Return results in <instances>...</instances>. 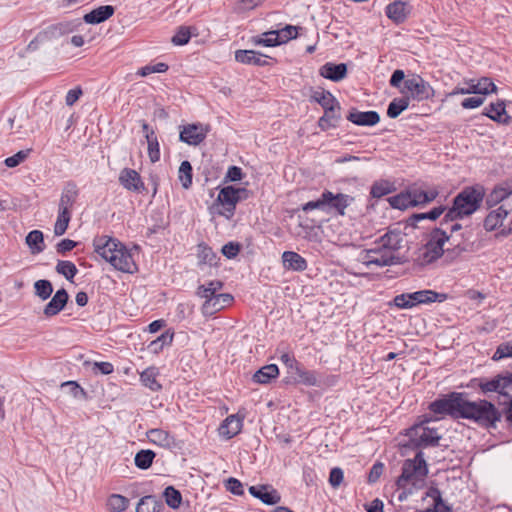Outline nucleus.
Segmentation results:
<instances>
[{"instance_id": "f257e3e1", "label": "nucleus", "mask_w": 512, "mask_h": 512, "mask_svg": "<svg viewBox=\"0 0 512 512\" xmlns=\"http://www.w3.org/2000/svg\"><path fill=\"white\" fill-rule=\"evenodd\" d=\"M93 247L94 251L116 270L128 274L138 271L131 251L118 239L107 235L96 236L93 239Z\"/></svg>"}, {"instance_id": "f03ea898", "label": "nucleus", "mask_w": 512, "mask_h": 512, "mask_svg": "<svg viewBox=\"0 0 512 512\" xmlns=\"http://www.w3.org/2000/svg\"><path fill=\"white\" fill-rule=\"evenodd\" d=\"M486 191L483 185L465 186L452 200V206L446 211L441 225L462 220L478 211L484 201Z\"/></svg>"}, {"instance_id": "7ed1b4c3", "label": "nucleus", "mask_w": 512, "mask_h": 512, "mask_svg": "<svg viewBox=\"0 0 512 512\" xmlns=\"http://www.w3.org/2000/svg\"><path fill=\"white\" fill-rule=\"evenodd\" d=\"M462 419L469 420L483 429L495 430L502 420V412L487 399L471 401L466 397Z\"/></svg>"}, {"instance_id": "20e7f679", "label": "nucleus", "mask_w": 512, "mask_h": 512, "mask_svg": "<svg viewBox=\"0 0 512 512\" xmlns=\"http://www.w3.org/2000/svg\"><path fill=\"white\" fill-rule=\"evenodd\" d=\"M428 465L424 458V453L419 450L414 458L404 460L401 468V474L396 479L398 489H405L408 484L416 490L425 486V480L428 475Z\"/></svg>"}, {"instance_id": "39448f33", "label": "nucleus", "mask_w": 512, "mask_h": 512, "mask_svg": "<svg viewBox=\"0 0 512 512\" xmlns=\"http://www.w3.org/2000/svg\"><path fill=\"white\" fill-rule=\"evenodd\" d=\"M467 394L463 392H449L439 395L428 405V410L435 414V420L444 419L449 416L452 419H462L465 398Z\"/></svg>"}, {"instance_id": "423d86ee", "label": "nucleus", "mask_w": 512, "mask_h": 512, "mask_svg": "<svg viewBox=\"0 0 512 512\" xmlns=\"http://www.w3.org/2000/svg\"><path fill=\"white\" fill-rule=\"evenodd\" d=\"M450 240L448 231L444 229V225L434 227L427 235L426 243L424 244V252L419 256L418 261L422 266L430 265L444 257L446 249L444 245Z\"/></svg>"}, {"instance_id": "0eeeda50", "label": "nucleus", "mask_w": 512, "mask_h": 512, "mask_svg": "<svg viewBox=\"0 0 512 512\" xmlns=\"http://www.w3.org/2000/svg\"><path fill=\"white\" fill-rule=\"evenodd\" d=\"M76 27L77 25L73 21H62L48 25L39 31L34 39L28 43L26 51L35 52L42 44L57 40L62 36L72 33L76 30Z\"/></svg>"}, {"instance_id": "6e6552de", "label": "nucleus", "mask_w": 512, "mask_h": 512, "mask_svg": "<svg viewBox=\"0 0 512 512\" xmlns=\"http://www.w3.org/2000/svg\"><path fill=\"white\" fill-rule=\"evenodd\" d=\"M467 386L473 389L479 388L484 395L489 393L499 394L505 390H512V372L505 371L496 374L492 378H472Z\"/></svg>"}, {"instance_id": "1a4fd4ad", "label": "nucleus", "mask_w": 512, "mask_h": 512, "mask_svg": "<svg viewBox=\"0 0 512 512\" xmlns=\"http://www.w3.org/2000/svg\"><path fill=\"white\" fill-rule=\"evenodd\" d=\"M401 93L409 94V99L412 98L420 102L434 97L435 91L429 82L424 80L419 74H412L404 81Z\"/></svg>"}, {"instance_id": "9d476101", "label": "nucleus", "mask_w": 512, "mask_h": 512, "mask_svg": "<svg viewBox=\"0 0 512 512\" xmlns=\"http://www.w3.org/2000/svg\"><path fill=\"white\" fill-rule=\"evenodd\" d=\"M409 446L413 449L436 447L439 445L441 436L435 428L420 427L415 425L408 430Z\"/></svg>"}, {"instance_id": "9b49d317", "label": "nucleus", "mask_w": 512, "mask_h": 512, "mask_svg": "<svg viewBox=\"0 0 512 512\" xmlns=\"http://www.w3.org/2000/svg\"><path fill=\"white\" fill-rule=\"evenodd\" d=\"M365 263L375 265L377 267L392 266L400 263V258L396 256L392 251L380 247L377 241H374L373 246L365 250Z\"/></svg>"}, {"instance_id": "f8f14e48", "label": "nucleus", "mask_w": 512, "mask_h": 512, "mask_svg": "<svg viewBox=\"0 0 512 512\" xmlns=\"http://www.w3.org/2000/svg\"><path fill=\"white\" fill-rule=\"evenodd\" d=\"M208 132V127L201 123L187 124L181 126L179 139L188 145L198 146L206 139Z\"/></svg>"}, {"instance_id": "ddd939ff", "label": "nucleus", "mask_w": 512, "mask_h": 512, "mask_svg": "<svg viewBox=\"0 0 512 512\" xmlns=\"http://www.w3.org/2000/svg\"><path fill=\"white\" fill-rule=\"evenodd\" d=\"M216 202L223 206L224 212H219L220 215L230 219L234 216L236 206L239 203V198L236 196V187L228 185L220 189Z\"/></svg>"}, {"instance_id": "4468645a", "label": "nucleus", "mask_w": 512, "mask_h": 512, "mask_svg": "<svg viewBox=\"0 0 512 512\" xmlns=\"http://www.w3.org/2000/svg\"><path fill=\"white\" fill-rule=\"evenodd\" d=\"M326 191V212L327 213H336L338 215L344 216L345 210L348 206H350L355 198L351 195L344 194V193H337L334 194L333 192L329 190Z\"/></svg>"}, {"instance_id": "2eb2a0df", "label": "nucleus", "mask_w": 512, "mask_h": 512, "mask_svg": "<svg viewBox=\"0 0 512 512\" xmlns=\"http://www.w3.org/2000/svg\"><path fill=\"white\" fill-rule=\"evenodd\" d=\"M146 436L150 443L157 445L161 448L168 450L179 448V443L177 442L175 436L164 429H149L146 432Z\"/></svg>"}, {"instance_id": "dca6fc26", "label": "nucleus", "mask_w": 512, "mask_h": 512, "mask_svg": "<svg viewBox=\"0 0 512 512\" xmlns=\"http://www.w3.org/2000/svg\"><path fill=\"white\" fill-rule=\"evenodd\" d=\"M482 115L498 124L508 125L512 122V117L506 111V102L502 99L490 103L484 108Z\"/></svg>"}, {"instance_id": "f3484780", "label": "nucleus", "mask_w": 512, "mask_h": 512, "mask_svg": "<svg viewBox=\"0 0 512 512\" xmlns=\"http://www.w3.org/2000/svg\"><path fill=\"white\" fill-rule=\"evenodd\" d=\"M120 184L127 190L141 193L146 188L140 174L131 168H124L119 174Z\"/></svg>"}, {"instance_id": "a211bd4d", "label": "nucleus", "mask_w": 512, "mask_h": 512, "mask_svg": "<svg viewBox=\"0 0 512 512\" xmlns=\"http://www.w3.org/2000/svg\"><path fill=\"white\" fill-rule=\"evenodd\" d=\"M346 119L358 126H375L380 122V115L377 111H359L351 108Z\"/></svg>"}, {"instance_id": "6ab92c4d", "label": "nucleus", "mask_w": 512, "mask_h": 512, "mask_svg": "<svg viewBox=\"0 0 512 512\" xmlns=\"http://www.w3.org/2000/svg\"><path fill=\"white\" fill-rule=\"evenodd\" d=\"M249 493L266 505H276L281 500L279 492L270 485L250 486Z\"/></svg>"}, {"instance_id": "aec40b11", "label": "nucleus", "mask_w": 512, "mask_h": 512, "mask_svg": "<svg viewBox=\"0 0 512 512\" xmlns=\"http://www.w3.org/2000/svg\"><path fill=\"white\" fill-rule=\"evenodd\" d=\"M234 301V297L229 293H219L212 302H204L201 312L205 317L213 316L217 312L230 306Z\"/></svg>"}, {"instance_id": "412c9836", "label": "nucleus", "mask_w": 512, "mask_h": 512, "mask_svg": "<svg viewBox=\"0 0 512 512\" xmlns=\"http://www.w3.org/2000/svg\"><path fill=\"white\" fill-rule=\"evenodd\" d=\"M342 120L341 105H337L324 110L323 115L318 119L317 125L321 131H328L329 129H335L339 126Z\"/></svg>"}, {"instance_id": "4be33fe9", "label": "nucleus", "mask_w": 512, "mask_h": 512, "mask_svg": "<svg viewBox=\"0 0 512 512\" xmlns=\"http://www.w3.org/2000/svg\"><path fill=\"white\" fill-rule=\"evenodd\" d=\"M385 13L393 23L399 25L406 21L410 14V9L406 2L395 0L386 6Z\"/></svg>"}, {"instance_id": "5701e85b", "label": "nucleus", "mask_w": 512, "mask_h": 512, "mask_svg": "<svg viewBox=\"0 0 512 512\" xmlns=\"http://www.w3.org/2000/svg\"><path fill=\"white\" fill-rule=\"evenodd\" d=\"M68 300V292L64 288L58 289L51 300L45 305L43 314L46 317H53L59 314L65 308Z\"/></svg>"}, {"instance_id": "b1692460", "label": "nucleus", "mask_w": 512, "mask_h": 512, "mask_svg": "<svg viewBox=\"0 0 512 512\" xmlns=\"http://www.w3.org/2000/svg\"><path fill=\"white\" fill-rule=\"evenodd\" d=\"M268 58L267 55L255 50H237L235 52V60L245 65L264 67L269 65Z\"/></svg>"}, {"instance_id": "393cba45", "label": "nucleus", "mask_w": 512, "mask_h": 512, "mask_svg": "<svg viewBox=\"0 0 512 512\" xmlns=\"http://www.w3.org/2000/svg\"><path fill=\"white\" fill-rule=\"evenodd\" d=\"M319 75L333 82H339L347 76V65L327 62L319 68Z\"/></svg>"}, {"instance_id": "a878e982", "label": "nucleus", "mask_w": 512, "mask_h": 512, "mask_svg": "<svg viewBox=\"0 0 512 512\" xmlns=\"http://www.w3.org/2000/svg\"><path fill=\"white\" fill-rule=\"evenodd\" d=\"M411 206L412 207H425L427 204L433 202L439 195V191L436 188L428 191L420 188L409 189Z\"/></svg>"}, {"instance_id": "bb28decb", "label": "nucleus", "mask_w": 512, "mask_h": 512, "mask_svg": "<svg viewBox=\"0 0 512 512\" xmlns=\"http://www.w3.org/2000/svg\"><path fill=\"white\" fill-rule=\"evenodd\" d=\"M115 13V8L112 5H102L99 6L89 13H86L83 16V20L87 24H100L106 20H108L110 17H112Z\"/></svg>"}, {"instance_id": "cd10ccee", "label": "nucleus", "mask_w": 512, "mask_h": 512, "mask_svg": "<svg viewBox=\"0 0 512 512\" xmlns=\"http://www.w3.org/2000/svg\"><path fill=\"white\" fill-rule=\"evenodd\" d=\"M282 262L286 270H292L296 272H303L308 267L306 259L294 251L283 252Z\"/></svg>"}, {"instance_id": "c85d7f7f", "label": "nucleus", "mask_w": 512, "mask_h": 512, "mask_svg": "<svg viewBox=\"0 0 512 512\" xmlns=\"http://www.w3.org/2000/svg\"><path fill=\"white\" fill-rule=\"evenodd\" d=\"M403 240L404 237L399 230H390L375 241L380 244V247L386 248L395 254L396 251L402 248Z\"/></svg>"}, {"instance_id": "c756f323", "label": "nucleus", "mask_w": 512, "mask_h": 512, "mask_svg": "<svg viewBox=\"0 0 512 512\" xmlns=\"http://www.w3.org/2000/svg\"><path fill=\"white\" fill-rule=\"evenodd\" d=\"M243 426V417L239 415H229L220 426V434L227 439H231L240 433Z\"/></svg>"}, {"instance_id": "7c9ffc66", "label": "nucleus", "mask_w": 512, "mask_h": 512, "mask_svg": "<svg viewBox=\"0 0 512 512\" xmlns=\"http://www.w3.org/2000/svg\"><path fill=\"white\" fill-rule=\"evenodd\" d=\"M79 190L75 182L69 181L65 184L60 201L59 209H66L71 211L76 199L78 197Z\"/></svg>"}, {"instance_id": "2f4dec72", "label": "nucleus", "mask_w": 512, "mask_h": 512, "mask_svg": "<svg viewBox=\"0 0 512 512\" xmlns=\"http://www.w3.org/2000/svg\"><path fill=\"white\" fill-rule=\"evenodd\" d=\"M509 215V210L506 209L503 205L499 206L497 209L492 210L485 217L483 226L486 231H493L496 228L500 227L503 223V220Z\"/></svg>"}, {"instance_id": "473e14b6", "label": "nucleus", "mask_w": 512, "mask_h": 512, "mask_svg": "<svg viewBox=\"0 0 512 512\" xmlns=\"http://www.w3.org/2000/svg\"><path fill=\"white\" fill-rule=\"evenodd\" d=\"M411 299L415 300L417 305L429 304L433 302H443L447 299V294L438 293L433 290H419L413 292Z\"/></svg>"}, {"instance_id": "72a5a7b5", "label": "nucleus", "mask_w": 512, "mask_h": 512, "mask_svg": "<svg viewBox=\"0 0 512 512\" xmlns=\"http://www.w3.org/2000/svg\"><path fill=\"white\" fill-rule=\"evenodd\" d=\"M446 211V207L444 205H439L437 207H434L432 208L430 211L428 212H423V213H415V214H412L408 219H407V224L412 226V227H416L417 226V223L422 221V220H431V221H435L436 219H438L444 212Z\"/></svg>"}, {"instance_id": "f704fd0d", "label": "nucleus", "mask_w": 512, "mask_h": 512, "mask_svg": "<svg viewBox=\"0 0 512 512\" xmlns=\"http://www.w3.org/2000/svg\"><path fill=\"white\" fill-rule=\"evenodd\" d=\"M163 507L161 499L155 495H146L139 500L136 512H161Z\"/></svg>"}, {"instance_id": "c9c22d12", "label": "nucleus", "mask_w": 512, "mask_h": 512, "mask_svg": "<svg viewBox=\"0 0 512 512\" xmlns=\"http://www.w3.org/2000/svg\"><path fill=\"white\" fill-rule=\"evenodd\" d=\"M279 375V368L276 364H268L257 370L253 375V381L259 384H268Z\"/></svg>"}, {"instance_id": "e433bc0d", "label": "nucleus", "mask_w": 512, "mask_h": 512, "mask_svg": "<svg viewBox=\"0 0 512 512\" xmlns=\"http://www.w3.org/2000/svg\"><path fill=\"white\" fill-rule=\"evenodd\" d=\"M302 29L299 26H293V25H286L284 28L279 30H270L267 32H264L265 36H276L279 38L280 45L285 44L288 41L295 39L298 37V31Z\"/></svg>"}, {"instance_id": "4c0bfd02", "label": "nucleus", "mask_w": 512, "mask_h": 512, "mask_svg": "<svg viewBox=\"0 0 512 512\" xmlns=\"http://www.w3.org/2000/svg\"><path fill=\"white\" fill-rule=\"evenodd\" d=\"M159 371L156 367H148L140 374L142 384L153 392L160 391L162 385L158 382Z\"/></svg>"}, {"instance_id": "58836bf2", "label": "nucleus", "mask_w": 512, "mask_h": 512, "mask_svg": "<svg viewBox=\"0 0 512 512\" xmlns=\"http://www.w3.org/2000/svg\"><path fill=\"white\" fill-rule=\"evenodd\" d=\"M293 373L297 375L295 381L299 384L312 387L319 384L318 373L314 370H307L302 364Z\"/></svg>"}, {"instance_id": "ea45409f", "label": "nucleus", "mask_w": 512, "mask_h": 512, "mask_svg": "<svg viewBox=\"0 0 512 512\" xmlns=\"http://www.w3.org/2000/svg\"><path fill=\"white\" fill-rule=\"evenodd\" d=\"M469 88H474V91H470V94H481L488 95L497 92V86L488 77H482L477 83L474 80H469Z\"/></svg>"}, {"instance_id": "a19ab883", "label": "nucleus", "mask_w": 512, "mask_h": 512, "mask_svg": "<svg viewBox=\"0 0 512 512\" xmlns=\"http://www.w3.org/2000/svg\"><path fill=\"white\" fill-rule=\"evenodd\" d=\"M448 243L451 247L446 248V252L444 254V261L447 264L460 260L463 254L469 251L468 245L465 243L454 244L453 241L450 240Z\"/></svg>"}, {"instance_id": "79ce46f5", "label": "nucleus", "mask_w": 512, "mask_h": 512, "mask_svg": "<svg viewBox=\"0 0 512 512\" xmlns=\"http://www.w3.org/2000/svg\"><path fill=\"white\" fill-rule=\"evenodd\" d=\"M173 338L174 331L168 329L155 340L151 341L148 345V349L154 354H159L165 346H170L172 344Z\"/></svg>"}, {"instance_id": "37998d69", "label": "nucleus", "mask_w": 512, "mask_h": 512, "mask_svg": "<svg viewBox=\"0 0 512 512\" xmlns=\"http://www.w3.org/2000/svg\"><path fill=\"white\" fill-rule=\"evenodd\" d=\"M311 101L318 103L323 110H327L339 103L330 91H314L311 95Z\"/></svg>"}, {"instance_id": "c03bdc74", "label": "nucleus", "mask_w": 512, "mask_h": 512, "mask_svg": "<svg viewBox=\"0 0 512 512\" xmlns=\"http://www.w3.org/2000/svg\"><path fill=\"white\" fill-rule=\"evenodd\" d=\"M26 244L31 249L33 254H38L44 251V236L40 230H32L26 236Z\"/></svg>"}, {"instance_id": "a18cd8bd", "label": "nucleus", "mask_w": 512, "mask_h": 512, "mask_svg": "<svg viewBox=\"0 0 512 512\" xmlns=\"http://www.w3.org/2000/svg\"><path fill=\"white\" fill-rule=\"evenodd\" d=\"M156 457V453L151 449H142L134 457V464L138 469H149Z\"/></svg>"}, {"instance_id": "49530a36", "label": "nucleus", "mask_w": 512, "mask_h": 512, "mask_svg": "<svg viewBox=\"0 0 512 512\" xmlns=\"http://www.w3.org/2000/svg\"><path fill=\"white\" fill-rule=\"evenodd\" d=\"M396 190L394 183L389 180L375 181L370 189V194L373 198H381Z\"/></svg>"}, {"instance_id": "de8ad7c7", "label": "nucleus", "mask_w": 512, "mask_h": 512, "mask_svg": "<svg viewBox=\"0 0 512 512\" xmlns=\"http://www.w3.org/2000/svg\"><path fill=\"white\" fill-rule=\"evenodd\" d=\"M178 179L184 189H189L192 186L193 168L188 160L181 162L178 170Z\"/></svg>"}, {"instance_id": "09e8293b", "label": "nucleus", "mask_w": 512, "mask_h": 512, "mask_svg": "<svg viewBox=\"0 0 512 512\" xmlns=\"http://www.w3.org/2000/svg\"><path fill=\"white\" fill-rule=\"evenodd\" d=\"M197 256L200 263L208 264L209 266H216L219 259L212 248L204 243L198 245Z\"/></svg>"}, {"instance_id": "8fccbe9b", "label": "nucleus", "mask_w": 512, "mask_h": 512, "mask_svg": "<svg viewBox=\"0 0 512 512\" xmlns=\"http://www.w3.org/2000/svg\"><path fill=\"white\" fill-rule=\"evenodd\" d=\"M512 193L503 187H495L487 196L485 202L488 208H492L507 199Z\"/></svg>"}, {"instance_id": "3c124183", "label": "nucleus", "mask_w": 512, "mask_h": 512, "mask_svg": "<svg viewBox=\"0 0 512 512\" xmlns=\"http://www.w3.org/2000/svg\"><path fill=\"white\" fill-rule=\"evenodd\" d=\"M72 217V212L66 209H58L57 220L54 225V234L56 236L63 235L69 225V222Z\"/></svg>"}, {"instance_id": "603ef678", "label": "nucleus", "mask_w": 512, "mask_h": 512, "mask_svg": "<svg viewBox=\"0 0 512 512\" xmlns=\"http://www.w3.org/2000/svg\"><path fill=\"white\" fill-rule=\"evenodd\" d=\"M409 106V97H401L393 99L387 108V116L389 118H397Z\"/></svg>"}, {"instance_id": "864d4df0", "label": "nucleus", "mask_w": 512, "mask_h": 512, "mask_svg": "<svg viewBox=\"0 0 512 512\" xmlns=\"http://www.w3.org/2000/svg\"><path fill=\"white\" fill-rule=\"evenodd\" d=\"M389 205L394 209L405 210L411 206L409 189L387 199Z\"/></svg>"}, {"instance_id": "5fc2aeb1", "label": "nucleus", "mask_w": 512, "mask_h": 512, "mask_svg": "<svg viewBox=\"0 0 512 512\" xmlns=\"http://www.w3.org/2000/svg\"><path fill=\"white\" fill-rule=\"evenodd\" d=\"M52 293L53 285L51 281L47 279H40L34 282V294L42 301L49 299Z\"/></svg>"}, {"instance_id": "6e6d98bb", "label": "nucleus", "mask_w": 512, "mask_h": 512, "mask_svg": "<svg viewBox=\"0 0 512 512\" xmlns=\"http://www.w3.org/2000/svg\"><path fill=\"white\" fill-rule=\"evenodd\" d=\"M163 497L166 504L172 509L179 508L182 503L181 492L173 486H168L164 489Z\"/></svg>"}, {"instance_id": "4d7b16f0", "label": "nucleus", "mask_w": 512, "mask_h": 512, "mask_svg": "<svg viewBox=\"0 0 512 512\" xmlns=\"http://www.w3.org/2000/svg\"><path fill=\"white\" fill-rule=\"evenodd\" d=\"M128 505V498L120 494H112L107 500V507L111 512H123L128 508Z\"/></svg>"}, {"instance_id": "13d9d810", "label": "nucleus", "mask_w": 512, "mask_h": 512, "mask_svg": "<svg viewBox=\"0 0 512 512\" xmlns=\"http://www.w3.org/2000/svg\"><path fill=\"white\" fill-rule=\"evenodd\" d=\"M55 270L58 274L63 275L68 281H72L78 273L76 265L68 260H58Z\"/></svg>"}, {"instance_id": "bf43d9fd", "label": "nucleus", "mask_w": 512, "mask_h": 512, "mask_svg": "<svg viewBox=\"0 0 512 512\" xmlns=\"http://www.w3.org/2000/svg\"><path fill=\"white\" fill-rule=\"evenodd\" d=\"M191 35V28L189 26H180L172 37L171 42L176 46L186 45L189 43Z\"/></svg>"}, {"instance_id": "052dcab7", "label": "nucleus", "mask_w": 512, "mask_h": 512, "mask_svg": "<svg viewBox=\"0 0 512 512\" xmlns=\"http://www.w3.org/2000/svg\"><path fill=\"white\" fill-rule=\"evenodd\" d=\"M412 296H414L413 292L396 295L393 299V305L399 309H411L417 306L416 301L410 298Z\"/></svg>"}, {"instance_id": "680f3d73", "label": "nucleus", "mask_w": 512, "mask_h": 512, "mask_svg": "<svg viewBox=\"0 0 512 512\" xmlns=\"http://www.w3.org/2000/svg\"><path fill=\"white\" fill-rule=\"evenodd\" d=\"M250 42L256 46L265 47H276L280 45L279 38L276 36H265L264 33L251 37Z\"/></svg>"}, {"instance_id": "e2e57ef3", "label": "nucleus", "mask_w": 512, "mask_h": 512, "mask_svg": "<svg viewBox=\"0 0 512 512\" xmlns=\"http://www.w3.org/2000/svg\"><path fill=\"white\" fill-rule=\"evenodd\" d=\"M168 69V64L164 62H158L156 64H149L140 68L137 72V75L146 77L152 73H165Z\"/></svg>"}, {"instance_id": "0e129e2a", "label": "nucleus", "mask_w": 512, "mask_h": 512, "mask_svg": "<svg viewBox=\"0 0 512 512\" xmlns=\"http://www.w3.org/2000/svg\"><path fill=\"white\" fill-rule=\"evenodd\" d=\"M62 388L68 389L69 394H71L76 399H87V392L75 381L64 382L62 384Z\"/></svg>"}, {"instance_id": "69168bd1", "label": "nucleus", "mask_w": 512, "mask_h": 512, "mask_svg": "<svg viewBox=\"0 0 512 512\" xmlns=\"http://www.w3.org/2000/svg\"><path fill=\"white\" fill-rule=\"evenodd\" d=\"M326 208H327V204H326V191L325 190L322 192V194L320 195V197L317 200L309 201L302 206V210L304 212H309L314 209H318V210L326 212Z\"/></svg>"}, {"instance_id": "338daca9", "label": "nucleus", "mask_w": 512, "mask_h": 512, "mask_svg": "<svg viewBox=\"0 0 512 512\" xmlns=\"http://www.w3.org/2000/svg\"><path fill=\"white\" fill-rule=\"evenodd\" d=\"M512 357V342H504L497 346L492 356L493 361H499L504 358Z\"/></svg>"}, {"instance_id": "774afa93", "label": "nucleus", "mask_w": 512, "mask_h": 512, "mask_svg": "<svg viewBox=\"0 0 512 512\" xmlns=\"http://www.w3.org/2000/svg\"><path fill=\"white\" fill-rule=\"evenodd\" d=\"M241 248L240 243L230 241L222 246L221 252L227 259H233L239 254Z\"/></svg>"}]
</instances>
